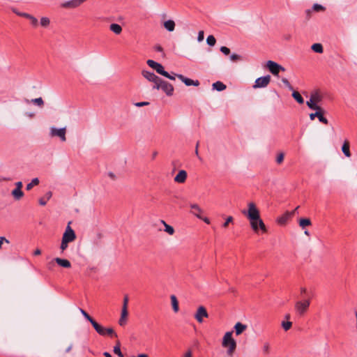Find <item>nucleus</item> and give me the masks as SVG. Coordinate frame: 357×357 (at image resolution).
I'll return each instance as SVG.
<instances>
[{
	"label": "nucleus",
	"mask_w": 357,
	"mask_h": 357,
	"mask_svg": "<svg viewBox=\"0 0 357 357\" xmlns=\"http://www.w3.org/2000/svg\"><path fill=\"white\" fill-rule=\"evenodd\" d=\"M242 213L249 220L250 227L255 233L257 234L259 230L263 233L267 232L266 227L260 218L259 210L254 202H249L248 204V210L243 211Z\"/></svg>",
	"instance_id": "obj_1"
},
{
	"label": "nucleus",
	"mask_w": 357,
	"mask_h": 357,
	"mask_svg": "<svg viewBox=\"0 0 357 357\" xmlns=\"http://www.w3.org/2000/svg\"><path fill=\"white\" fill-rule=\"evenodd\" d=\"M232 331L227 332L222 338V347L227 348V354L232 356L236 348V342L232 337Z\"/></svg>",
	"instance_id": "obj_2"
},
{
	"label": "nucleus",
	"mask_w": 357,
	"mask_h": 357,
	"mask_svg": "<svg viewBox=\"0 0 357 357\" xmlns=\"http://www.w3.org/2000/svg\"><path fill=\"white\" fill-rule=\"evenodd\" d=\"M153 89L158 90L161 89L168 96H172L174 92V86L170 83L162 80L161 78H160L156 84L153 86Z\"/></svg>",
	"instance_id": "obj_3"
},
{
	"label": "nucleus",
	"mask_w": 357,
	"mask_h": 357,
	"mask_svg": "<svg viewBox=\"0 0 357 357\" xmlns=\"http://www.w3.org/2000/svg\"><path fill=\"white\" fill-rule=\"evenodd\" d=\"M310 305V299H306L303 301H297L295 304L296 312L301 316L303 315L308 310Z\"/></svg>",
	"instance_id": "obj_4"
},
{
	"label": "nucleus",
	"mask_w": 357,
	"mask_h": 357,
	"mask_svg": "<svg viewBox=\"0 0 357 357\" xmlns=\"http://www.w3.org/2000/svg\"><path fill=\"white\" fill-rule=\"evenodd\" d=\"M146 63L149 67L154 69L158 74L163 75L164 77H168L169 73L164 70V67L160 63L151 59H149L146 61Z\"/></svg>",
	"instance_id": "obj_5"
},
{
	"label": "nucleus",
	"mask_w": 357,
	"mask_h": 357,
	"mask_svg": "<svg viewBox=\"0 0 357 357\" xmlns=\"http://www.w3.org/2000/svg\"><path fill=\"white\" fill-rule=\"evenodd\" d=\"M70 222H68V226L66 227V231L63 234L62 239L68 242V243L73 242L76 238V235L74 230L70 226Z\"/></svg>",
	"instance_id": "obj_6"
},
{
	"label": "nucleus",
	"mask_w": 357,
	"mask_h": 357,
	"mask_svg": "<svg viewBox=\"0 0 357 357\" xmlns=\"http://www.w3.org/2000/svg\"><path fill=\"white\" fill-rule=\"evenodd\" d=\"M266 67L274 75H278L280 70L284 71L285 70L282 66L273 61H268L266 63Z\"/></svg>",
	"instance_id": "obj_7"
},
{
	"label": "nucleus",
	"mask_w": 357,
	"mask_h": 357,
	"mask_svg": "<svg viewBox=\"0 0 357 357\" xmlns=\"http://www.w3.org/2000/svg\"><path fill=\"white\" fill-rule=\"evenodd\" d=\"M66 128H52L50 130V135L52 137H59L62 142L66 141Z\"/></svg>",
	"instance_id": "obj_8"
},
{
	"label": "nucleus",
	"mask_w": 357,
	"mask_h": 357,
	"mask_svg": "<svg viewBox=\"0 0 357 357\" xmlns=\"http://www.w3.org/2000/svg\"><path fill=\"white\" fill-rule=\"evenodd\" d=\"M208 317V314L205 307L199 306L195 314V319L200 324L204 321V318Z\"/></svg>",
	"instance_id": "obj_9"
},
{
	"label": "nucleus",
	"mask_w": 357,
	"mask_h": 357,
	"mask_svg": "<svg viewBox=\"0 0 357 357\" xmlns=\"http://www.w3.org/2000/svg\"><path fill=\"white\" fill-rule=\"evenodd\" d=\"M271 82V76L270 75H266L264 77H261L257 78L255 80V84L253 85L254 89L257 88H264L268 86V84Z\"/></svg>",
	"instance_id": "obj_10"
},
{
	"label": "nucleus",
	"mask_w": 357,
	"mask_h": 357,
	"mask_svg": "<svg viewBox=\"0 0 357 357\" xmlns=\"http://www.w3.org/2000/svg\"><path fill=\"white\" fill-rule=\"evenodd\" d=\"M87 0H70L66 1L61 4V6L65 8H75L81 6Z\"/></svg>",
	"instance_id": "obj_11"
},
{
	"label": "nucleus",
	"mask_w": 357,
	"mask_h": 357,
	"mask_svg": "<svg viewBox=\"0 0 357 357\" xmlns=\"http://www.w3.org/2000/svg\"><path fill=\"white\" fill-rule=\"evenodd\" d=\"M323 112L324 111L321 109V110H316L315 113L310 114V120L313 121L317 117V119H319V121L321 123L327 125L328 123V121L327 120V119L326 117L324 116Z\"/></svg>",
	"instance_id": "obj_12"
},
{
	"label": "nucleus",
	"mask_w": 357,
	"mask_h": 357,
	"mask_svg": "<svg viewBox=\"0 0 357 357\" xmlns=\"http://www.w3.org/2000/svg\"><path fill=\"white\" fill-rule=\"evenodd\" d=\"M142 75L144 78L148 79L149 82H153L154 84H156V83L159 81L160 77H158L156 75H155L153 73L150 72L149 70H142Z\"/></svg>",
	"instance_id": "obj_13"
},
{
	"label": "nucleus",
	"mask_w": 357,
	"mask_h": 357,
	"mask_svg": "<svg viewBox=\"0 0 357 357\" xmlns=\"http://www.w3.org/2000/svg\"><path fill=\"white\" fill-rule=\"evenodd\" d=\"M179 79H181L186 86H197L199 85V82L198 80H192L190 78L185 77L183 75H175Z\"/></svg>",
	"instance_id": "obj_14"
},
{
	"label": "nucleus",
	"mask_w": 357,
	"mask_h": 357,
	"mask_svg": "<svg viewBox=\"0 0 357 357\" xmlns=\"http://www.w3.org/2000/svg\"><path fill=\"white\" fill-rule=\"evenodd\" d=\"M190 213L196 216L197 218H202V213H203V210L197 204H190Z\"/></svg>",
	"instance_id": "obj_15"
},
{
	"label": "nucleus",
	"mask_w": 357,
	"mask_h": 357,
	"mask_svg": "<svg viewBox=\"0 0 357 357\" xmlns=\"http://www.w3.org/2000/svg\"><path fill=\"white\" fill-rule=\"evenodd\" d=\"M187 172L185 170H180L174 177V181L178 183H183L186 181Z\"/></svg>",
	"instance_id": "obj_16"
},
{
	"label": "nucleus",
	"mask_w": 357,
	"mask_h": 357,
	"mask_svg": "<svg viewBox=\"0 0 357 357\" xmlns=\"http://www.w3.org/2000/svg\"><path fill=\"white\" fill-rule=\"evenodd\" d=\"M310 98L317 104L320 103L323 100V96L319 90H314L311 92Z\"/></svg>",
	"instance_id": "obj_17"
},
{
	"label": "nucleus",
	"mask_w": 357,
	"mask_h": 357,
	"mask_svg": "<svg viewBox=\"0 0 357 357\" xmlns=\"http://www.w3.org/2000/svg\"><path fill=\"white\" fill-rule=\"evenodd\" d=\"M54 261L59 266H60L61 267L67 268L71 267V264L68 259L56 257L54 259Z\"/></svg>",
	"instance_id": "obj_18"
},
{
	"label": "nucleus",
	"mask_w": 357,
	"mask_h": 357,
	"mask_svg": "<svg viewBox=\"0 0 357 357\" xmlns=\"http://www.w3.org/2000/svg\"><path fill=\"white\" fill-rule=\"evenodd\" d=\"M247 328V326L241 323L238 322L234 326V330L236 335H239L241 333H243Z\"/></svg>",
	"instance_id": "obj_19"
},
{
	"label": "nucleus",
	"mask_w": 357,
	"mask_h": 357,
	"mask_svg": "<svg viewBox=\"0 0 357 357\" xmlns=\"http://www.w3.org/2000/svg\"><path fill=\"white\" fill-rule=\"evenodd\" d=\"M92 326L96 331L100 335H105V328L100 325L95 320L92 322Z\"/></svg>",
	"instance_id": "obj_20"
},
{
	"label": "nucleus",
	"mask_w": 357,
	"mask_h": 357,
	"mask_svg": "<svg viewBox=\"0 0 357 357\" xmlns=\"http://www.w3.org/2000/svg\"><path fill=\"white\" fill-rule=\"evenodd\" d=\"M294 215V211L287 212L282 216L279 218L278 223L283 225L285 224L289 219H290Z\"/></svg>",
	"instance_id": "obj_21"
},
{
	"label": "nucleus",
	"mask_w": 357,
	"mask_h": 357,
	"mask_svg": "<svg viewBox=\"0 0 357 357\" xmlns=\"http://www.w3.org/2000/svg\"><path fill=\"white\" fill-rule=\"evenodd\" d=\"M349 147H350L349 142L347 139L344 140V142L342 144V151L343 153L344 154V155L348 158H349L351 156V152L349 150Z\"/></svg>",
	"instance_id": "obj_22"
},
{
	"label": "nucleus",
	"mask_w": 357,
	"mask_h": 357,
	"mask_svg": "<svg viewBox=\"0 0 357 357\" xmlns=\"http://www.w3.org/2000/svg\"><path fill=\"white\" fill-rule=\"evenodd\" d=\"M109 30L116 35H119L122 32V27L121 25L112 23L109 25Z\"/></svg>",
	"instance_id": "obj_23"
},
{
	"label": "nucleus",
	"mask_w": 357,
	"mask_h": 357,
	"mask_svg": "<svg viewBox=\"0 0 357 357\" xmlns=\"http://www.w3.org/2000/svg\"><path fill=\"white\" fill-rule=\"evenodd\" d=\"M128 314V310L122 309L121 317L119 320V324L120 326H123L126 324V319Z\"/></svg>",
	"instance_id": "obj_24"
},
{
	"label": "nucleus",
	"mask_w": 357,
	"mask_h": 357,
	"mask_svg": "<svg viewBox=\"0 0 357 357\" xmlns=\"http://www.w3.org/2000/svg\"><path fill=\"white\" fill-rule=\"evenodd\" d=\"M164 27L165 29H167L168 31H173L175 29V22L172 20H167L163 24Z\"/></svg>",
	"instance_id": "obj_25"
},
{
	"label": "nucleus",
	"mask_w": 357,
	"mask_h": 357,
	"mask_svg": "<svg viewBox=\"0 0 357 357\" xmlns=\"http://www.w3.org/2000/svg\"><path fill=\"white\" fill-rule=\"evenodd\" d=\"M170 299H171L172 306V309H173L174 312H178L179 310V306H178V301L177 300L176 296L175 295H172L170 296Z\"/></svg>",
	"instance_id": "obj_26"
},
{
	"label": "nucleus",
	"mask_w": 357,
	"mask_h": 357,
	"mask_svg": "<svg viewBox=\"0 0 357 357\" xmlns=\"http://www.w3.org/2000/svg\"><path fill=\"white\" fill-rule=\"evenodd\" d=\"M11 195H13V198L15 199V200H20L21 199L23 196H24V192L22 190L20 189H16L15 188L12 192H11Z\"/></svg>",
	"instance_id": "obj_27"
},
{
	"label": "nucleus",
	"mask_w": 357,
	"mask_h": 357,
	"mask_svg": "<svg viewBox=\"0 0 357 357\" xmlns=\"http://www.w3.org/2000/svg\"><path fill=\"white\" fill-rule=\"evenodd\" d=\"M306 105L311 109L321 110V107L318 105V104L315 102L311 98L308 101L306 102Z\"/></svg>",
	"instance_id": "obj_28"
},
{
	"label": "nucleus",
	"mask_w": 357,
	"mask_h": 357,
	"mask_svg": "<svg viewBox=\"0 0 357 357\" xmlns=\"http://www.w3.org/2000/svg\"><path fill=\"white\" fill-rule=\"evenodd\" d=\"M213 89H215L218 91H222L226 89V85L223 84L222 82L217 81L213 84Z\"/></svg>",
	"instance_id": "obj_29"
},
{
	"label": "nucleus",
	"mask_w": 357,
	"mask_h": 357,
	"mask_svg": "<svg viewBox=\"0 0 357 357\" xmlns=\"http://www.w3.org/2000/svg\"><path fill=\"white\" fill-rule=\"evenodd\" d=\"M52 195V192L51 191H48L45 194V197H42V198H40L39 199V204L41 206H45L47 204V200H49L51 198Z\"/></svg>",
	"instance_id": "obj_30"
},
{
	"label": "nucleus",
	"mask_w": 357,
	"mask_h": 357,
	"mask_svg": "<svg viewBox=\"0 0 357 357\" xmlns=\"http://www.w3.org/2000/svg\"><path fill=\"white\" fill-rule=\"evenodd\" d=\"M292 97L299 103L303 104L304 102V99L301 96V95L296 91H294L292 93Z\"/></svg>",
	"instance_id": "obj_31"
},
{
	"label": "nucleus",
	"mask_w": 357,
	"mask_h": 357,
	"mask_svg": "<svg viewBox=\"0 0 357 357\" xmlns=\"http://www.w3.org/2000/svg\"><path fill=\"white\" fill-rule=\"evenodd\" d=\"M161 222L165 226V231L167 232V234H169V235H173L174 234V229L169 225L168 224H167L164 220H161Z\"/></svg>",
	"instance_id": "obj_32"
},
{
	"label": "nucleus",
	"mask_w": 357,
	"mask_h": 357,
	"mask_svg": "<svg viewBox=\"0 0 357 357\" xmlns=\"http://www.w3.org/2000/svg\"><path fill=\"white\" fill-rule=\"evenodd\" d=\"M311 48L317 53H322L324 51L323 46L321 43H314L312 45Z\"/></svg>",
	"instance_id": "obj_33"
},
{
	"label": "nucleus",
	"mask_w": 357,
	"mask_h": 357,
	"mask_svg": "<svg viewBox=\"0 0 357 357\" xmlns=\"http://www.w3.org/2000/svg\"><path fill=\"white\" fill-rule=\"evenodd\" d=\"M38 183H39V179L38 178H35L32 179L31 183H29L26 185V189L27 190H30L32 189V188L33 186L38 185Z\"/></svg>",
	"instance_id": "obj_34"
},
{
	"label": "nucleus",
	"mask_w": 357,
	"mask_h": 357,
	"mask_svg": "<svg viewBox=\"0 0 357 357\" xmlns=\"http://www.w3.org/2000/svg\"><path fill=\"white\" fill-rule=\"evenodd\" d=\"M310 225L311 221L309 218H301L299 220V225L303 228Z\"/></svg>",
	"instance_id": "obj_35"
},
{
	"label": "nucleus",
	"mask_w": 357,
	"mask_h": 357,
	"mask_svg": "<svg viewBox=\"0 0 357 357\" xmlns=\"http://www.w3.org/2000/svg\"><path fill=\"white\" fill-rule=\"evenodd\" d=\"M114 353L118 355L119 357H124L120 348V343L118 342L116 345L114 347Z\"/></svg>",
	"instance_id": "obj_36"
},
{
	"label": "nucleus",
	"mask_w": 357,
	"mask_h": 357,
	"mask_svg": "<svg viewBox=\"0 0 357 357\" xmlns=\"http://www.w3.org/2000/svg\"><path fill=\"white\" fill-rule=\"evenodd\" d=\"M206 43L209 46H214L215 45L216 40L213 36L210 35L206 38Z\"/></svg>",
	"instance_id": "obj_37"
},
{
	"label": "nucleus",
	"mask_w": 357,
	"mask_h": 357,
	"mask_svg": "<svg viewBox=\"0 0 357 357\" xmlns=\"http://www.w3.org/2000/svg\"><path fill=\"white\" fill-rule=\"evenodd\" d=\"M50 23V20L48 17H43L41 19H40V25L43 27H47L49 26Z\"/></svg>",
	"instance_id": "obj_38"
},
{
	"label": "nucleus",
	"mask_w": 357,
	"mask_h": 357,
	"mask_svg": "<svg viewBox=\"0 0 357 357\" xmlns=\"http://www.w3.org/2000/svg\"><path fill=\"white\" fill-rule=\"evenodd\" d=\"M80 312L82 315L87 319L91 324L94 321V319L84 310L80 309Z\"/></svg>",
	"instance_id": "obj_39"
},
{
	"label": "nucleus",
	"mask_w": 357,
	"mask_h": 357,
	"mask_svg": "<svg viewBox=\"0 0 357 357\" xmlns=\"http://www.w3.org/2000/svg\"><path fill=\"white\" fill-rule=\"evenodd\" d=\"M27 19H29L30 20V22L32 24V26H33L34 27H36L38 26V20L35 17H33V15L29 14Z\"/></svg>",
	"instance_id": "obj_40"
},
{
	"label": "nucleus",
	"mask_w": 357,
	"mask_h": 357,
	"mask_svg": "<svg viewBox=\"0 0 357 357\" xmlns=\"http://www.w3.org/2000/svg\"><path fill=\"white\" fill-rule=\"evenodd\" d=\"M312 10L316 12L324 11L325 10V8L320 4L315 3L312 6Z\"/></svg>",
	"instance_id": "obj_41"
},
{
	"label": "nucleus",
	"mask_w": 357,
	"mask_h": 357,
	"mask_svg": "<svg viewBox=\"0 0 357 357\" xmlns=\"http://www.w3.org/2000/svg\"><path fill=\"white\" fill-rule=\"evenodd\" d=\"M31 102L34 104H36L39 107H43L44 105V101L42 98L32 99Z\"/></svg>",
	"instance_id": "obj_42"
},
{
	"label": "nucleus",
	"mask_w": 357,
	"mask_h": 357,
	"mask_svg": "<svg viewBox=\"0 0 357 357\" xmlns=\"http://www.w3.org/2000/svg\"><path fill=\"white\" fill-rule=\"evenodd\" d=\"M292 326V323L291 321H282V326L285 331L289 330Z\"/></svg>",
	"instance_id": "obj_43"
},
{
	"label": "nucleus",
	"mask_w": 357,
	"mask_h": 357,
	"mask_svg": "<svg viewBox=\"0 0 357 357\" xmlns=\"http://www.w3.org/2000/svg\"><path fill=\"white\" fill-rule=\"evenodd\" d=\"M105 335L117 337L116 333L114 332V331L112 328H105Z\"/></svg>",
	"instance_id": "obj_44"
},
{
	"label": "nucleus",
	"mask_w": 357,
	"mask_h": 357,
	"mask_svg": "<svg viewBox=\"0 0 357 357\" xmlns=\"http://www.w3.org/2000/svg\"><path fill=\"white\" fill-rule=\"evenodd\" d=\"M68 246V243L64 241L63 239L61 240V243L60 246V249L61 250V252H63L67 249Z\"/></svg>",
	"instance_id": "obj_45"
},
{
	"label": "nucleus",
	"mask_w": 357,
	"mask_h": 357,
	"mask_svg": "<svg viewBox=\"0 0 357 357\" xmlns=\"http://www.w3.org/2000/svg\"><path fill=\"white\" fill-rule=\"evenodd\" d=\"M270 351V344L268 342H265L263 346V352L265 354H268Z\"/></svg>",
	"instance_id": "obj_46"
},
{
	"label": "nucleus",
	"mask_w": 357,
	"mask_h": 357,
	"mask_svg": "<svg viewBox=\"0 0 357 357\" xmlns=\"http://www.w3.org/2000/svg\"><path fill=\"white\" fill-rule=\"evenodd\" d=\"M230 59L233 61H237L241 60V56L237 54H232L230 56Z\"/></svg>",
	"instance_id": "obj_47"
},
{
	"label": "nucleus",
	"mask_w": 357,
	"mask_h": 357,
	"mask_svg": "<svg viewBox=\"0 0 357 357\" xmlns=\"http://www.w3.org/2000/svg\"><path fill=\"white\" fill-rule=\"evenodd\" d=\"M220 50L225 55H229L230 54V50L228 47H225V46L221 47Z\"/></svg>",
	"instance_id": "obj_48"
},
{
	"label": "nucleus",
	"mask_w": 357,
	"mask_h": 357,
	"mask_svg": "<svg viewBox=\"0 0 357 357\" xmlns=\"http://www.w3.org/2000/svg\"><path fill=\"white\" fill-rule=\"evenodd\" d=\"M128 296L126 295L123 298L122 309L128 310Z\"/></svg>",
	"instance_id": "obj_49"
},
{
	"label": "nucleus",
	"mask_w": 357,
	"mask_h": 357,
	"mask_svg": "<svg viewBox=\"0 0 357 357\" xmlns=\"http://www.w3.org/2000/svg\"><path fill=\"white\" fill-rule=\"evenodd\" d=\"M233 218L231 216H229L227 219H226V221L223 223L222 225V227L224 228H226L227 227L228 225L230 223V222H233Z\"/></svg>",
	"instance_id": "obj_50"
},
{
	"label": "nucleus",
	"mask_w": 357,
	"mask_h": 357,
	"mask_svg": "<svg viewBox=\"0 0 357 357\" xmlns=\"http://www.w3.org/2000/svg\"><path fill=\"white\" fill-rule=\"evenodd\" d=\"M282 82L287 86L290 90H293V87L287 78H282Z\"/></svg>",
	"instance_id": "obj_51"
},
{
	"label": "nucleus",
	"mask_w": 357,
	"mask_h": 357,
	"mask_svg": "<svg viewBox=\"0 0 357 357\" xmlns=\"http://www.w3.org/2000/svg\"><path fill=\"white\" fill-rule=\"evenodd\" d=\"M284 160V154L282 153H280L278 156H277V158H276V162L278 163V164H280L281 162H282Z\"/></svg>",
	"instance_id": "obj_52"
},
{
	"label": "nucleus",
	"mask_w": 357,
	"mask_h": 357,
	"mask_svg": "<svg viewBox=\"0 0 357 357\" xmlns=\"http://www.w3.org/2000/svg\"><path fill=\"white\" fill-rule=\"evenodd\" d=\"M204 33L203 31H199L198 33L197 40L201 42L204 40Z\"/></svg>",
	"instance_id": "obj_53"
},
{
	"label": "nucleus",
	"mask_w": 357,
	"mask_h": 357,
	"mask_svg": "<svg viewBox=\"0 0 357 357\" xmlns=\"http://www.w3.org/2000/svg\"><path fill=\"white\" fill-rule=\"evenodd\" d=\"M182 357H192V351L191 349H188Z\"/></svg>",
	"instance_id": "obj_54"
},
{
	"label": "nucleus",
	"mask_w": 357,
	"mask_h": 357,
	"mask_svg": "<svg viewBox=\"0 0 357 357\" xmlns=\"http://www.w3.org/2000/svg\"><path fill=\"white\" fill-rule=\"evenodd\" d=\"M149 105V102H139L135 103V105L139 107H143L145 105Z\"/></svg>",
	"instance_id": "obj_55"
},
{
	"label": "nucleus",
	"mask_w": 357,
	"mask_h": 357,
	"mask_svg": "<svg viewBox=\"0 0 357 357\" xmlns=\"http://www.w3.org/2000/svg\"><path fill=\"white\" fill-rule=\"evenodd\" d=\"M3 242L9 243V241L8 239H6L5 237H3V236L0 237V249L1 248Z\"/></svg>",
	"instance_id": "obj_56"
},
{
	"label": "nucleus",
	"mask_w": 357,
	"mask_h": 357,
	"mask_svg": "<svg viewBox=\"0 0 357 357\" xmlns=\"http://www.w3.org/2000/svg\"><path fill=\"white\" fill-rule=\"evenodd\" d=\"M15 13L19 16L24 17L26 18H28V17L29 15V14L26 13L15 12Z\"/></svg>",
	"instance_id": "obj_57"
},
{
	"label": "nucleus",
	"mask_w": 357,
	"mask_h": 357,
	"mask_svg": "<svg viewBox=\"0 0 357 357\" xmlns=\"http://www.w3.org/2000/svg\"><path fill=\"white\" fill-rule=\"evenodd\" d=\"M16 189H20L22 190V188L23 186V184L21 181H18L15 183Z\"/></svg>",
	"instance_id": "obj_58"
},
{
	"label": "nucleus",
	"mask_w": 357,
	"mask_h": 357,
	"mask_svg": "<svg viewBox=\"0 0 357 357\" xmlns=\"http://www.w3.org/2000/svg\"><path fill=\"white\" fill-rule=\"evenodd\" d=\"M155 50L157 52H163V48L160 45H156L154 47Z\"/></svg>",
	"instance_id": "obj_59"
},
{
	"label": "nucleus",
	"mask_w": 357,
	"mask_h": 357,
	"mask_svg": "<svg viewBox=\"0 0 357 357\" xmlns=\"http://www.w3.org/2000/svg\"><path fill=\"white\" fill-rule=\"evenodd\" d=\"M199 219H200V220H202L205 223H206V224H208V225H209V224L211 223V221H210L209 218H206V217L203 218V217L202 216V218H199Z\"/></svg>",
	"instance_id": "obj_60"
},
{
	"label": "nucleus",
	"mask_w": 357,
	"mask_h": 357,
	"mask_svg": "<svg viewBox=\"0 0 357 357\" xmlns=\"http://www.w3.org/2000/svg\"><path fill=\"white\" fill-rule=\"evenodd\" d=\"M199 144V142H197V144H196V148H195V154L198 157L199 159H201L199 155V151H198Z\"/></svg>",
	"instance_id": "obj_61"
},
{
	"label": "nucleus",
	"mask_w": 357,
	"mask_h": 357,
	"mask_svg": "<svg viewBox=\"0 0 357 357\" xmlns=\"http://www.w3.org/2000/svg\"><path fill=\"white\" fill-rule=\"evenodd\" d=\"M305 13H306V18L308 20L311 17V13H312V10H307L305 11Z\"/></svg>",
	"instance_id": "obj_62"
},
{
	"label": "nucleus",
	"mask_w": 357,
	"mask_h": 357,
	"mask_svg": "<svg viewBox=\"0 0 357 357\" xmlns=\"http://www.w3.org/2000/svg\"><path fill=\"white\" fill-rule=\"evenodd\" d=\"M73 347V344H70V345L66 348V349L65 352H66V353H69V352L72 350Z\"/></svg>",
	"instance_id": "obj_63"
},
{
	"label": "nucleus",
	"mask_w": 357,
	"mask_h": 357,
	"mask_svg": "<svg viewBox=\"0 0 357 357\" xmlns=\"http://www.w3.org/2000/svg\"><path fill=\"white\" fill-rule=\"evenodd\" d=\"M132 357H149V356L146 354H140L137 356H132Z\"/></svg>",
	"instance_id": "obj_64"
}]
</instances>
